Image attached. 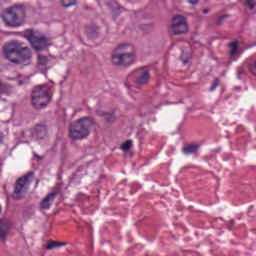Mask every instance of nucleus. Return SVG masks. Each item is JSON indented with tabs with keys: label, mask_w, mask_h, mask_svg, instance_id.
I'll list each match as a JSON object with an SVG mask.
<instances>
[{
	"label": "nucleus",
	"mask_w": 256,
	"mask_h": 256,
	"mask_svg": "<svg viewBox=\"0 0 256 256\" xmlns=\"http://www.w3.org/2000/svg\"><path fill=\"white\" fill-rule=\"evenodd\" d=\"M202 12L204 13V15H207V13H209V9H203Z\"/></svg>",
	"instance_id": "obj_27"
},
{
	"label": "nucleus",
	"mask_w": 256,
	"mask_h": 256,
	"mask_svg": "<svg viewBox=\"0 0 256 256\" xmlns=\"http://www.w3.org/2000/svg\"><path fill=\"white\" fill-rule=\"evenodd\" d=\"M224 19H227V15L220 16L216 21V25H222Z\"/></svg>",
	"instance_id": "obj_25"
},
{
	"label": "nucleus",
	"mask_w": 256,
	"mask_h": 256,
	"mask_svg": "<svg viewBox=\"0 0 256 256\" xmlns=\"http://www.w3.org/2000/svg\"><path fill=\"white\" fill-rule=\"evenodd\" d=\"M172 33L174 35H185L189 31V25L187 19L184 16L178 15L172 20Z\"/></svg>",
	"instance_id": "obj_8"
},
{
	"label": "nucleus",
	"mask_w": 256,
	"mask_h": 256,
	"mask_svg": "<svg viewBox=\"0 0 256 256\" xmlns=\"http://www.w3.org/2000/svg\"><path fill=\"white\" fill-rule=\"evenodd\" d=\"M238 42H232L230 43V55H237V51H238Z\"/></svg>",
	"instance_id": "obj_18"
},
{
	"label": "nucleus",
	"mask_w": 256,
	"mask_h": 256,
	"mask_svg": "<svg viewBox=\"0 0 256 256\" xmlns=\"http://www.w3.org/2000/svg\"><path fill=\"white\" fill-rule=\"evenodd\" d=\"M31 103L35 109H43L51 103V87L47 84L34 87L31 93Z\"/></svg>",
	"instance_id": "obj_4"
},
{
	"label": "nucleus",
	"mask_w": 256,
	"mask_h": 256,
	"mask_svg": "<svg viewBox=\"0 0 256 256\" xmlns=\"http://www.w3.org/2000/svg\"><path fill=\"white\" fill-rule=\"evenodd\" d=\"M24 37L31 43L35 51H43L45 47H49V38L40 35L37 32L27 31Z\"/></svg>",
	"instance_id": "obj_7"
},
{
	"label": "nucleus",
	"mask_w": 256,
	"mask_h": 256,
	"mask_svg": "<svg viewBox=\"0 0 256 256\" xmlns=\"http://www.w3.org/2000/svg\"><path fill=\"white\" fill-rule=\"evenodd\" d=\"M62 1V6L63 7H73L75 5L77 0H61Z\"/></svg>",
	"instance_id": "obj_19"
},
{
	"label": "nucleus",
	"mask_w": 256,
	"mask_h": 256,
	"mask_svg": "<svg viewBox=\"0 0 256 256\" xmlns=\"http://www.w3.org/2000/svg\"><path fill=\"white\" fill-rule=\"evenodd\" d=\"M33 137H36V139H45L47 137V128L44 125H37L34 128Z\"/></svg>",
	"instance_id": "obj_12"
},
{
	"label": "nucleus",
	"mask_w": 256,
	"mask_h": 256,
	"mask_svg": "<svg viewBox=\"0 0 256 256\" xmlns=\"http://www.w3.org/2000/svg\"><path fill=\"white\" fill-rule=\"evenodd\" d=\"M246 5H248L249 9H255L256 0H246Z\"/></svg>",
	"instance_id": "obj_23"
},
{
	"label": "nucleus",
	"mask_w": 256,
	"mask_h": 256,
	"mask_svg": "<svg viewBox=\"0 0 256 256\" xmlns=\"http://www.w3.org/2000/svg\"><path fill=\"white\" fill-rule=\"evenodd\" d=\"M248 68H249V71L252 72L253 75H256V61L250 63Z\"/></svg>",
	"instance_id": "obj_22"
},
{
	"label": "nucleus",
	"mask_w": 256,
	"mask_h": 256,
	"mask_svg": "<svg viewBox=\"0 0 256 256\" xmlns=\"http://www.w3.org/2000/svg\"><path fill=\"white\" fill-rule=\"evenodd\" d=\"M33 175V172H28L24 176L17 179L12 195L15 201H20V199H23V197L27 195V191H29V185H31V181H33Z\"/></svg>",
	"instance_id": "obj_6"
},
{
	"label": "nucleus",
	"mask_w": 256,
	"mask_h": 256,
	"mask_svg": "<svg viewBox=\"0 0 256 256\" xmlns=\"http://www.w3.org/2000/svg\"><path fill=\"white\" fill-rule=\"evenodd\" d=\"M57 195H59V189L53 190L46 197H44L40 202V209H44V210L50 209Z\"/></svg>",
	"instance_id": "obj_10"
},
{
	"label": "nucleus",
	"mask_w": 256,
	"mask_h": 256,
	"mask_svg": "<svg viewBox=\"0 0 256 256\" xmlns=\"http://www.w3.org/2000/svg\"><path fill=\"white\" fill-rule=\"evenodd\" d=\"M63 246H65V243L52 241V242H49V244L46 246V249L48 251H51L52 249H55L57 247H63Z\"/></svg>",
	"instance_id": "obj_16"
},
{
	"label": "nucleus",
	"mask_w": 256,
	"mask_h": 256,
	"mask_svg": "<svg viewBox=\"0 0 256 256\" xmlns=\"http://www.w3.org/2000/svg\"><path fill=\"white\" fill-rule=\"evenodd\" d=\"M133 147V141L132 140H127L126 142H124L120 149L124 152L129 151V149H131Z\"/></svg>",
	"instance_id": "obj_17"
},
{
	"label": "nucleus",
	"mask_w": 256,
	"mask_h": 256,
	"mask_svg": "<svg viewBox=\"0 0 256 256\" xmlns=\"http://www.w3.org/2000/svg\"><path fill=\"white\" fill-rule=\"evenodd\" d=\"M199 151V145L190 144L184 148L185 155H192V153H197Z\"/></svg>",
	"instance_id": "obj_14"
},
{
	"label": "nucleus",
	"mask_w": 256,
	"mask_h": 256,
	"mask_svg": "<svg viewBox=\"0 0 256 256\" xmlns=\"http://www.w3.org/2000/svg\"><path fill=\"white\" fill-rule=\"evenodd\" d=\"M9 235V223L5 220H0V243H4Z\"/></svg>",
	"instance_id": "obj_11"
},
{
	"label": "nucleus",
	"mask_w": 256,
	"mask_h": 256,
	"mask_svg": "<svg viewBox=\"0 0 256 256\" xmlns=\"http://www.w3.org/2000/svg\"><path fill=\"white\" fill-rule=\"evenodd\" d=\"M93 125H95V120L92 117H82L76 122L71 123L69 128L70 139L78 141L89 137Z\"/></svg>",
	"instance_id": "obj_3"
},
{
	"label": "nucleus",
	"mask_w": 256,
	"mask_h": 256,
	"mask_svg": "<svg viewBox=\"0 0 256 256\" xmlns=\"http://www.w3.org/2000/svg\"><path fill=\"white\" fill-rule=\"evenodd\" d=\"M4 57L16 65H29L31 63V50L24 47L17 41L9 42L4 46Z\"/></svg>",
	"instance_id": "obj_1"
},
{
	"label": "nucleus",
	"mask_w": 256,
	"mask_h": 256,
	"mask_svg": "<svg viewBox=\"0 0 256 256\" xmlns=\"http://www.w3.org/2000/svg\"><path fill=\"white\" fill-rule=\"evenodd\" d=\"M37 65L38 67H46L47 65H49V58L43 54H38Z\"/></svg>",
	"instance_id": "obj_13"
},
{
	"label": "nucleus",
	"mask_w": 256,
	"mask_h": 256,
	"mask_svg": "<svg viewBox=\"0 0 256 256\" xmlns=\"http://www.w3.org/2000/svg\"><path fill=\"white\" fill-rule=\"evenodd\" d=\"M36 185H39V180L36 181Z\"/></svg>",
	"instance_id": "obj_30"
},
{
	"label": "nucleus",
	"mask_w": 256,
	"mask_h": 256,
	"mask_svg": "<svg viewBox=\"0 0 256 256\" xmlns=\"http://www.w3.org/2000/svg\"><path fill=\"white\" fill-rule=\"evenodd\" d=\"M188 3H191V5H197V3H199V0H188Z\"/></svg>",
	"instance_id": "obj_26"
},
{
	"label": "nucleus",
	"mask_w": 256,
	"mask_h": 256,
	"mask_svg": "<svg viewBox=\"0 0 256 256\" xmlns=\"http://www.w3.org/2000/svg\"><path fill=\"white\" fill-rule=\"evenodd\" d=\"M181 57L184 62V65H187V62L191 59V54H186L185 52H182Z\"/></svg>",
	"instance_id": "obj_21"
},
{
	"label": "nucleus",
	"mask_w": 256,
	"mask_h": 256,
	"mask_svg": "<svg viewBox=\"0 0 256 256\" xmlns=\"http://www.w3.org/2000/svg\"><path fill=\"white\" fill-rule=\"evenodd\" d=\"M219 87V79H215L212 86L210 87V91H215Z\"/></svg>",
	"instance_id": "obj_24"
},
{
	"label": "nucleus",
	"mask_w": 256,
	"mask_h": 256,
	"mask_svg": "<svg viewBox=\"0 0 256 256\" xmlns=\"http://www.w3.org/2000/svg\"><path fill=\"white\" fill-rule=\"evenodd\" d=\"M1 143H3V139H1V137H0V144H1Z\"/></svg>",
	"instance_id": "obj_29"
},
{
	"label": "nucleus",
	"mask_w": 256,
	"mask_h": 256,
	"mask_svg": "<svg viewBox=\"0 0 256 256\" xmlns=\"http://www.w3.org/2000/svg\"><path fill=\"white\" fill-rule=\"evenodd\" d=\"M137 54L135 46L129 43L119 44L112 52L111 61L113 65L129 67L135 63Z\"/></svg>",
	"instance_id": "obj_2"
},
{
	"label": "nucleus",
	"mask_w": 256,
	"mask_h": 256,
	"mask_svg": "<svg viewBox=\"0 0 256 256\" xmlns=\"http://www.w3.org/2000/svg\"><path fill=\"white\" fill-rule=\"evenodd\" d=\"M2 19L8 27H19L25 19V8L22 6L12 7L2 16Z\"/></svg>",
	"instance_id": "obj_5"
},
{
	"label": "nucleus",
	"mask_w": 256,
	"mask_h": 256,
	"mask_svg": "<svg viewBox=\"0 0 256 256\" xmlns=\"http://www.w3.org/2000/svg\"><path fill=\"white\" fill-rule=\"evenodd\" d=\"M98 115L101 117H104L105 121L108 123H111V121H115V115L107 112H98Z\"/></svg>",
	"instance_id": "obj_15"
},
{
	"label": "nucleus",
	"mask_w": 256,
	"mask_h": 256,
	"mask_svg": "<svg viewBox=\"0 0 256 256\" xmlns=\"http://www.w3.org/2000/svg\"><path fill=\"white\" fill-rule=\"evenodd\" d=\"M136 85H147L151 79V74L146 68H139L132 72Z\"/></svg>",
	"instance_id": "obj_9"
},
{
	"label": "nucleus",
	"mask_w": 256,
	"mask_h": 256,
	"mask_svg": "<svg viewBox=\"0 0 256 256\" xmlns=\"http://www.w3.org/2000/svg\"><path fill=\"white\" fill-rule=\"evenodd\" d=\"M0 95H9V88L4 84H0Z\"/></svg>",
	"instance_id": "obj_20"
},
{
	"label": "nucleus",
	"mask_w": 256,
	"mask_h": 256,
	"mask_svg": "<svg viewBox=\"0 0 256 256\" xmlns=\"http://www.w3.org/2000/svg\"><path fill=\"white\" fill-rule=\"evenodd\" d=\"M25 82H23V80H20L19 82H18V85H23Z\"/></svg>",
	"instance_id": "obj_28"
}]
</instances>
